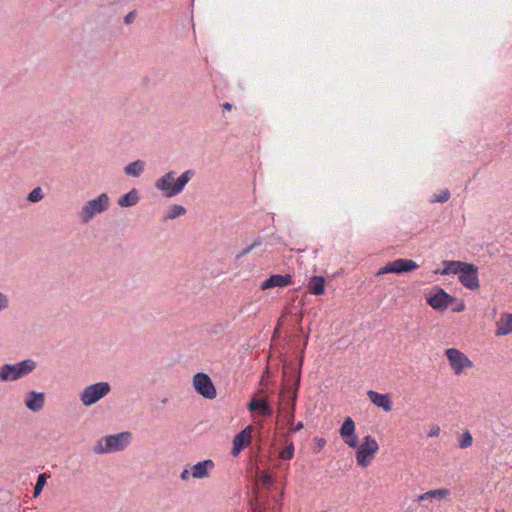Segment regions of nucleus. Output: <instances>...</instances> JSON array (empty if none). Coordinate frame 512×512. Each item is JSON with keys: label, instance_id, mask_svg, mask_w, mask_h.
<instances>
[{"label": "nucleus", "instance_id": "nucleus-1", "mask_svg": "<svg viewBox=\"0 0 512 512\" xmlns=\"http://www.w3.org/2000/svg\"><path fill=\"white\" fill-rule=\"evenodd\" d=\"M175 171H169L155 182V188L162 191L165 197L171 198L180 194L187 183L194 177V170H186L179 177Z\"/></svg>", "mask_w": 512, "mask_h": 512}, {"label": "nucleus", "instance_id": "nucleus-2", "mask_svg": "<svg viewBox=\"0 0 512 512\" xmlns=\"http://www.w3.org/2000/svg\"><path fill=\"white\" fill-rule=\"evenodd\" d=\"M132 441V433L123 431L117 434L107 435L102 438L94 447L97 454H109L124 451Z\"/></svg>", "mask_w": 512, "mask_h": 512}, {"label": "nucleus", "instance_id": "nucleus-3", "mask_svg": "<svg viewBox=\"0 0 512 512\" xmlns=\"http://www.w3.org/2000/svg\"><path fill=\"white\" fill-rule=\"evenodd\" d=\"M36 367L37 363L33 359H25L14 364L5 363L0 366V381H17L31 374L36 369Z\"/></svg>", "mask_w": 512, "mask_h": 512}, {"label": "nucleus", "instance_id": "nucleus-4", "mask_svg": "<svg viewBox=\"0 0 512 512\" xmlns=\"http://www.w3.org/2000/svg\"><path fill=\"white\" fill-rule=\"evenodd\" d=\"M110 198L107 193H101L94 199L88 200L78 212V219L82 224H88L98 214L108 210Z\"/></svg>", "mask_w": 512, "mask_h": 512}, {"label": "nucleus", "instance_id": "nucleus-5", "mask_svg": "<svg viewBox=\"0 0 512 512\" xmlns=\"http://www.w3.org/2000/svg\"><path fill=\"white\" fill-rule=\"evenodd\" d=\"M300 386V372L295 374V380L293 384V388H289L288 385H285L280 391V398L285 405V408L289 410L286 415L287 424L293 425L295 419V409H296V401L298 395V389Z\"/></svg>", "mask_w": 512, "mask_h": 512}, {"label": "nucleus", "instance_id": "nucleus-6", "mask_svg": "<svg viewBox=\"0 0 512 512\" xmlns=\"http://www.w3.org/2000/svg\"><path fill=\"white\" fill-rule=\"evenodd\" d=\"M110 390L111 386L108 382H96L84 387L79 394V399L84 406L90 407L104 398Z\"/></svg>", "mask_w": 512, "mask_h": 512}, {"label": "nucleus", "instance_id": "nucleus-7", "mask_svg": "<svg viewBox=\"0 0 512 512\" xmlns=\"http://www.w3.org/2000/svg\"><path fill=\"white\" fill-rule=\"evenodd\" d=\"M379 445L374 437L367 435L363 443L357 447L356 460L361 467H367L372 461V457L378 451Z\"/></svg>", "mask_w": 512, "mask_h": 512}, {"label": "nucleus", "instance_id": "nucleus-8", "mask_svg": "<svg viewBox=\"0 0 512 512\" xmlns=\"http://www.w3.org/2000/svg\"><path fill=\"white\" fill-rule=\"evenodd\" d=\"M193 387L198 394L206 399L212 400L217 396L216 388L211 378L203 372L194 375Z\"/></svg>", "mask_w": 512, "mask_h": 512}, {"label": "nucleus", "instance_id": "nucleus-9", "mask_svg": "<svg viewBox=\"0 0 512 512\" xmlns=\"http://www.w3.org/2000/svg\"><path fill=\"white\" fill-rule=\"evenodd\" d=\"M459 282L469 290L480 288L479 268L473 263H466L458 276Z\"/></svg>", "mask_w": 512, "mask_h": 512}, {"label": "nucleus", "instance_id": "nucleus-10", "mask_svg": "<svg viewBox=\"0 0 512 512\" xmlns=\"http://www.w3.org/2000/svg\"><path fill=\"white\" fill-rule=\"evenodd\" d=\"M418 267L419 265L414 260L400 258L392 262H388L377 272V275L386 273L402 274L416 270Z\"/></svg>", "mask_w": 512, "mask_h": 512}, {"label": "nucleus", "instance_id": "nucleus-11", "mask_svg": "<svg viewBox=\"0 0 512 512\" xmlns=\"http://www.w3.org/2000/svg\"><path fill=\"white\" fill-rule=\"evenodd\" d=\"M449 363L456 375L463 372L464 368L472 367V361L456 348H449L445 352Z\"/></svg>", "mask_w": 512, "mask_h": 512}, {"label": "nucleus", "instance_id": "nucleus-12", "mask_svg": "<svg viewBox=\"0 0 512 512\" xmlns=\"http://www.w3.org/2000/svg\"><path fill=\"white\" fill-rule=\"evenodd\" d=\"M454 301V297L443 288L437 287V292L427 298V303L437 311L446 310Z\"/></svg>", "mask_w": 512, "mask_h": 512}, {"label": "nucleus", "instance_id": "nucleus-13", "mask_svg": "<svg viewBox=\"0 0 512 512\" xmlns=\"http://www.w3.org/2000/svg\"><path fill=\"white\" fill-rule=\"evenodd\" d=\"M253 427L251 425L246 426L233 439V448L231 454L237 456L246 446H248L252 439Z\"/></svg>", "mask_w": 512, "mask_h": 512}, {"label": "nucleus", "instance_id": "nucleus-14", "mask_svg": "<svg viewBox=\"0 0 512 512\" xmlns=\"http://www.w3.org/2000/svg\"><path fill=\"white\" fill-rule=\"evenodd\" d=\"M293 282V277L291 274H273L269 276L265 281H263L260 285L261 290H268L275 287H287L291 285Z\"/></svg>", "mask_w": 512, "mask_h": 512}, {"label": "nucleus", "instance_id": "nucleus-15", "mask_svg": "<svg viewBox=\"0 0 512 512\" xmlns=\"http://www.w3.org/2000/svg\"><path fill=\"white\" fill-rule=\"evenodd\" d=\"M24 404L28 410L36 413L43 409L45 405V393L29 391L25 395Z\"/></svg>", "mask_w": 512, "mask_h": 512}, {"label": "nucleus", "instance_id": "nucleus-16", "mask_svg": "<svg viewBox=\"0 0 512 512\" xmlns=\"http://www.w3.org/2000/svg\"><path fill=\"white\" fill-rule=\"evenodd\" d=\"M369 400L377 407L382 408L385 412L392 410V400L389 394H381L373 390L367 392Z\"/></svg>", "mask_w": 512, "mask_h": 512}, {"label": "nucleus", "instance_id": "nucleus-17", "mask_svg": "<svg viewBox=\"0 0 512 512\" xmlns=\"http://www.w3.org/2000/svg\"><path fill=\"white\" fill-rule=\"evenodd\" d=\"M215 467L211 459L200 461L191 466V475L196 479H204L209 476V471Z\"/></svg>", "mask_w": 512, "mask_h": 512}, {"label": "nucleus", "instance_id": "nucleus-18", "mask_svg": "<svg viewBox=\"0 0 512 512\" xmlns=\"http://www.w3.org/2000/svg\"><path fill=\"white\" fill-rule=\"evenodd\" d=\"M467 262L459 261V260H444L442 262L443 269L436 270L435 273H439L441 275H450L457 274L459 276L462 268L465 266Z\"/></svg>", "mask_w": 512, "mask_h": 512}, {"label": "nucleus", "instance_id": "nucleus-19", "mask_svg": "<svg viewBox=\"0 0 512 512\" xmlns=\"http://www.w3.org/2000/svg\"><path fill=\"white\" fill-rule=\"evenodd\" d=\"M247 408L252 412L259 411L263 416H270L273 413V409L266 399H252L248 403Z\"/></svg>", "mask_w": 512, "mask_h": 512}, {"label": "nucleus", "instance_id": "nucleus-20", "mask_svg": "<svg viewBox=\"0 0 512 512\" xmlns=\"http://www.w3.org/2000/svg\"><path fill=\"white\" fill-rule=\"evenodd\" d=\"M139 192L136 188L131 189L128 193L118 198V205L120 207H132L139 202Z\"/></svg>", "mask_w": 512, "mask_h": 512}, {"label": "nucleus", "instance_id": "nucleus-21", "mask_svg": "<svg viewBox=\"0 0 512 512\" xmlns=\"http://www.w3.org/2000/svg\"><path fill=\"white\" fill-rule=\"evenodd\" d=\"M308 291L313 295H323L325 292V278L313 276L308 282Z\"/></svg>", "mask_w": 512, "mask_h": 512}, {"label": "nucleus", "instance_id": "nucleus-22", "mask_svg": "<svg viewBox=\"0 0 512 512\" xmlns=\"http://www.w3.org/2000/svg\"><path fill=\"white\" fill-rule=\"evenodd\" d=\"M512 333V314H504L497 324L496 335H507Z\"/></svg>", "mask_w": 512, "mask_h": 512}, {"label": "nucleus", "instance_id": "nucleus-23", "mask_svg": "<svg viewBox=\"0 0 512 512\" xmlns=\"http://www.w3.org/2000/svg\"><path fill=\"white\" fill-rule=\"evenodd\" d=\"M145 169V162L143 160H135L129 163L124 168L126 175L131 177H139Z\"/></svg>", "mask_w": 512, "mask_h": 512}, {"label": "nucleus", "instance_id": "nucleus-24", "mask_svg": "<svg viewBox=\"0 0 512 512\" xmlns=\"http://www.w3.org/2000/svg\"><path fill=\"white\" fill-rule=\"evenodd\" d=\"M450 494V490L447 488L430 490L419 496L418 501L422 502L430 498L445 499Z\"/></svg>", "mask_w": 512, "mask_h": 512}, {"label": "nucleus", "instance_id": "nucleus-25", "mask_svg": "<svg viewBox=\"0 0 512 512\" xmlns=\"http://www.w3.org/2000/svg\"><path fill=\"white\" fill-rule=\"evenodd\" d=\"M355 432V422L351 417H347L339 430L341 438L352 436Z\"/></svg>", "mask_w": 512, "mask_h": 512}, {"label": "nucleus", "instance_id": "nucleus-26", "mask_svg": "<svg viewBox=\"0 0 512 512\" xmlns=\"http://www.w3.org/2000/svg\"><path fill=\"white\" fill-rule=\"evenodd\" d=\"M186 214V209L182 205L173 204L169 207L168 211L164 216V220L176 219Z\"/></svg>", "mask_w": 512, "mask_h": 512}, {"label": "nucleus", "instance_id": "nucleus-27", "mask_svg": "<svg viewBox=\"0 0 512 512\" xmlns=\"http://www.w3.org/2000/svg\"><path fill=\"white\" fill-rule=\"evenodd\" d=\"M473 443V437L471 435V433L466 430L459 438V442H458V445L461 449H465V448H468L472 445Z\"/></svg>", "mask_w": 512, "mask_h": 512}, {"label": "nucleus", "instance_id": "nucleus-28", "mask_svg": "<svg viewBox=\"0 0 512 512\" xmlns=\"http://www.w3.org/2000/svg\"><path fill=\"white\" fill-rule=\"evenodd\" d=\"M44 198V193L41 187L34 188L27 196V200L32 203L39 202Z\"/></svg>", "mask_w": 512, "mask_h": 512}, {"label": "nucleus", "instance_id": "nucleus-29", "mask_svg": "<svg viewBox=\"0 0 512 512\" xmlns=\"http://www.w3.org/2000/svg\"><path fill=\"white\" fill-rule=\"evenodd\" d=\"M47 476L45 473L39 474L37 478L36 485L34 487V497H37L41 491L43 490L45 484H46Z\"/></svg>", "mask_w": 512, "mask_h": 512}, {"label": "nucleus", "instance_id": "nucleus-30", "mask_svg": "<svg viewBox=\"0 0 512 512\" xmlns=\"http://www.w3.org/2000/svg\"><path fill=\"white\" fill-rule=\"evenodd\" d=\"M294 456V444L290 442L283 450L280 451L279 457L282 460H291Z\"/></svg>", "mask_w": 512, "mask_h": 512}, {"label": "nucleus", "instance_id": "nucleus-31", "mask_svg": "<svg viewBox=\"0 0 512 512\" xmlns=\"http://www.w3.org/2000/svg\"><path fill=\"white\" fill-rule=\"evenodd\" d=\"M450 198V191L448 189L442 190L438 195H434L431 199V203H444Z\"/></svg>", "mask_w": 512, "mask_h": 512}, {"label": "nucleus", "instance_id": "nucleus-32", "mask_svg": "<svg viewBox=\"0 0 512 512\" xmlns=\"http://www.w3.org/2000/svg\"><path fill=\"white\" fill-rule=\"evenodd\" d=\"M342 439L351 448H357L359 446L358 436L355 434V432L352 436Z\"/></svg>", "mask_w": 512, "mask_h": 512}, {"label": "nucleus", "instance_id": "nucleus-33", "mask_svg": "<svg viewBox=\"0 0 512 512\" xmlns=\"http://www.w3.org/2000/svg\"><path fill=\"white\" fill-rule=\"evenodd\" d=\"M261 244V240L260 238H257L253 241L252 244H250L249 246H247L237 257H242L248 253H250L255 247L259 246Z\"/></svg>", "mask_w": 512, "mask_h": 512}, {"label": "nucleus", "instance_id": "nucleus-34", "mask_svg": "<svg viewBox=\"0 0 512 512\" xmlns=\"http://www.w3.org/2000/svg\"><path fill=\"white\" fill-rule=\"evenodd\" d=\"M9 306V300L7 295L0 292V311L5 310Z\"/></svg>", "mask_w": 512, "mask_h": 512}, {"label": "nucleus", "instance_id": "nucleus-35", "mask_svg": "<svg viewBox=\"0 0 512 512\" xmlns=\"http://www.w3.org/2000/svg\"><path fill=\"white\" fill-rule=\"evenodd\" d=\"M440 434V427L436 424H433L430 426V429L428 431V437L433 438L437 437Z\"/></svg>", "mask_w": 512, "mask_h": 512}, {"label": "nucleus", "instance_id": "nucleus-36", "mask_svg": "<svg viewBox=\"0 0 512 512\" xmlns=\"http://www.w3.org/2000/svg\"><path fill=\"white\" fill-rule=\"evenodd\" d=\"M136 18V11L133 10L131 12H129L125 17H124V23L129 25V24H132L134 22Z\"/></svg>", "mask_w": 512, "mask_h": 512}, {"label": "nucleus", "instance_id": "nucleus-37", "mask_svg": "<svg viewBox=\"0 0 512 512\" xmlns=\"http://www.w3.org/2000/svg\"><path fill=\"white\" fill-rule=\"evenodd\" d=\"M191 476H192V475H191V469H190V470H188L187 468L183 469V470H182V472H181V474H180V478H181V480H183V481H188V480L190 479V477H191Z\"/></svg>", "mask_w": 512, "mask_h": 512}, {"label": "nucleus", "instance_id": "nucleus-38", "mask_svg": "<svg viewBox=\"0 0 512 512\" xmlns=\"http://www.w3.org/2000/svg\"><path fill=\"white\" fill-rule=\"evenodd\" d=\"M304 424L303 422H298L296 425H290V431L291 432H298L301 429H303Z\"/></svg>", "mask_w": 512, "mask_h": 512}, {"label": "nucleus", "instance_id": "nucleus-39", "mask_svg": "<svg viewBox=\"0 0 512 512\" xmlns=\"http://www.w3.org/2000/svg\"><path fill=\"white\" fill-rule=\"evenodd\" d=\"M222 108L223 110H226V111H231L232 110V104L226 102V103H223L222 104Z\"/></svg>", "mask_w": 512, "mask_h": 512}, {"label": "nucleus", "instance_id": "nucleus-40", "mask_svg": "<svg viewBox=\"0 0 512 512\" xmlns=\"http://www.w3.org/2000/svg\"><path fill=\"white\" fill-rule=\"evenodd\" d=\"M464 308H465L464 303H461V304H459L456 308H454V311H455V312H461V311H463V310H464Z\"/></svg>", "mask_w": 512, "mask_h": 512}, {"label": "nucleus", "instance_id": "nucleus-41", "mask_svg": "<svg viewBox=\"0 0 512 512\" xmlns=\"http://www.w3.org/2000/svg\"><path fill=\"white\" fill-rule=\"evenodd\" d=\"M324 444H325V440L319 439V443H318L319 447L322 448L324 446Z\"/></svg>", "mask_w": 512, "mask_h": 512}, {"label": "nucleus", "instance_id": "nucleus-42", "mask_svg": "<svg viewBox=\"0 0 512 512\" xmlns=\"http://www.w3.org/2000/svg\"><path fill=\"white\" fill-rule=\"evenodd\" d=\"M253 510H254V512H263V509H262V508H260V507H258V506H255V507L253 508Z\"/></svg>", "mask_w": 512, "mask_h": 512}, {"label": "nucleus", "instance_id": "nucleus-43", "mask_svg": "<svg viewBox=\"0 0 512 512\" xmlns=\"http://www.w3.org/2000/svg\"><path fill=\"white\" fill-rule=\"evenodd\" d=\"M265 482H266V483L270 482V477H268V476H267V477L265 478Z\"/></svg>", "mask_w": 512, "mask_h": 512}, {"label": "nucleus", "instance_id": "nucleus-44", "mask_svg": "<svg viewBox=\"0 0 512 512\" xmlns=\"http://www.w3.org/2000/svg\"><path fill=\"white\" fill-rule=\"evenodd\" d=\"M496 512H504L503 510H497Z\"/></svg>", "mask_w": 512, "mask_h": 512}]
</instances>
